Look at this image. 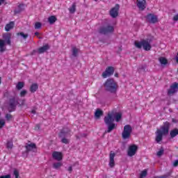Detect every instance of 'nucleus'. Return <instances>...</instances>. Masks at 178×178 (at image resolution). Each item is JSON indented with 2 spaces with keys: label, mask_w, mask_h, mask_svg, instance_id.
I'll list each match as a JSON object with an SVG mask.
<instances>
[{
  "label": "nucleus",
  "mask_w": 178,
  "mask_h": 178,
  "mask_svg": "<svg viewBox=\"0 0 178 178\" xmlns=\"http://www.w3.org/2000/svg\"><path fill=\"white\" fill-rule=\"evenodd\" d=\"M104 90L111 94H116L118 92V88L119 86L118 82L114 79L108 78L104 83Z\"/></svg>",
  "instance_id": "f257e3e1"
},
{
  "label": "nucleus",
  "mask_w": 178,
  "mask_h": 178,
  "mask_svg": "<svg viewBox=\"0 0 178 178\" xmlns=\"http://www.w3.org/2000/svg\"><path fill=\"white\" fill-rule=\"evenodd\" d=\"M113 122H115V118H113V115L111 113H108L107 116L104 117V123L108 126L107 133H111L115 129L116 125Z\"/></svg>",
  "instance_id": "f03ea898"
},
{
  "label": "nucleus",
  "mask_w": 178,
  "mask_h": 178,
  "mask_svg": "<svg viewBox=\"0 0 178 178\" xmlns=\"http://www.w3.org/2000/svg\"><path fill=\"white\" fill-rule=\"evenodd\" d=\"M67 136H70V129L69 128H63L60 130L58 137L61 139L63 144H69L70 143V140L67 139Z\"/></svg>",
  "instance_id": "7ed1b4c3"
},
{
  "label": "nucleus",
  "mask_w": 178,
  "mask_h": 178,
  "mask_svg": "<svg viewBox=\"0 0 178 178\" xmlns=\"http://www.w3.org/2000/svg\"><path fill=\"white\" fill-rule=\"evenodd\" d=\"M19 105V101L16 100V97H13L9 99L8 111L10 113L16 111V107Z\"/></svg>",
  "instance_id": "20e7f679"
},
{
  "label": "nucleus",
  "mask_w": 178,
  "mask_h": 178,
  "mask_svg": "<svg viewBox=\"0 0 178 178\" xmlns=\"http://www.w3.org/2000/svg\"><path fill=\"white\" fill-rule=\"evenodd\" d=\"M133 129L131 126L127 124L124 127V131H122V138L124 140H127V138H130V134H131V131Z\"/></svg>",
  "instance_id": "39448f33"
},
{
  "label": "nucleus",
  "mask_w": 178,
  "mask_h": 178,
  "mask_svg": "<svg viewBox=\"0 0 178 178\" xmlns=\"http://www.w3.org/2000/svg\"><path fill=\"white\" fill-rule=\"evenodd\" d=\"M170 129V122H165L163 123V125L161 127V133L163 136L169 134V129Z\"/></svg>",
  "instance_id": "423d86ee"
},
{
  "label": "nucleus",
  "mask_w": 178,
  "mask_h": 178,
  "mask_svg": "<svg viewBox=\"0 0 178 178\" xmlns=\"http://www.w3.org/2000/svg\"><path fill=\"white\" fill-rule=\"evenodd\" d=\"M115 73V68L113 67H108L106 70L102 73L103 79H106L108 76H112Z\"/></svg>",
  "instance_id": "0eeeda50"
},
{
  "label": "nucleus",
  "mask_w": 178,
  "mask_h": 178,
  "mask_svg": "<svg viewBox=\"0 0 178 178\" xmlns=\"http://www.w3.org/2000/svg\"><path fill=\"white\" fill-rule=\"evenodd\" d=\"M25 148L26 154L31 152H37V145H35V143L26 144Z\"/></svg>",
  "instance_id": "6e6552de"
},
{
  "label": "nucleus",
  "mask_w": 178,
  "mask_h": 178,
  "mask_svg": "<svg viewBox=\"0 0 178 178\" xmlns=\"http://www.w3.org/2000/svg\"><path fill=\"white\" fill-rule=\"evenodd\" d=\"M138 149V147H137V145H132L129 146L128 152H127L128 156H134Z\"/></svg>",
  "instance_id": "1a4fd4ad"
},
{
  "label": "nucleus",
  "mask_w": 178,
  "mask_h": 178,
  "mask_svg": "<svg viewBox=\"0 0 178 178\" xmlns=\"http://www.w3.org/2000/svg\"><path fill=\"white\" fill-rule=\"evenodd\" d=\"M114 28L113 26L108 25L104 28H102L99 30L101 34H109V33H113Z\"/></svg>",
  "instance_id": "9d476101"
},
{
  "label": "nucleus",
  "mask_w": 178,
  "mask_h": 178,
  "mask_svg": "<svg viewBox=\"0 0 178 178\" xmlns=\"http://www.w3.org/2000/svg\"><path fill=\"white\" fill-rule=\"evenodd\" d=\"M177 91L178 83L177 82H175L172 85L170 86V88L168 90V95H172V94L177 92Z\"/></svg>",
  "instance_id": "9b49d317"
},
{
  "label": "nucleus",
  "mask_w": 178,
  "mask_h": 178,
  "mask_svg": "<svg viewBox=\"0 0 178 178\" xmlns=\"http://www.w3.org/2000/svg\"><path fill=\"white\" fill-rule=\"evenodd\" d=\"M120 8L119 4L115 5V6L110 10V16H111V17H118Z\"/></svg>",
  "instance_id": "f8f14e48"
},
{
  "label": "nucleus",
  "mask_w": 178,
  "mask_h": 178,
  "mask_svg": "<svg viewBox=\"0 0 178 178\" xmlns=\"http://www.w3.org/2000/svg\"><path fill=\"white\" fill-rule=\"evenodd\" d=\"M3 38L5 40H0V45H5V41L7 44H10V34L6 33L3 35Z\"/></svg>",
  "instance_id": "ddd939ff"
},
{
  "label": "nucleus",
  "mask_w": 178,
  "mask_h": 178,
  "mask_svg": "<svg viewBox=\"0 0 178 178\" xmlns=\"http://www.w3.org/2000/svg\"><path fill=\"white\" fill-rule=\"evenodd\" d=\"M137 6L140 10H144L147 8V1L145 0H137Z\"/></svg>",
  "instance_id": "4468645a"
},
{
  "label": "nucleus",
  "mask_w": 178,
  "mask_h": 178,
  "mask_svg": "<svg viewBox=\"0 0 178 178\" xmlns=\"http://www.w3.org/2000/svg\"><path fill=\"white\" fill-rule=\"evenodd\" d=\"M146 19L149 23H156L158 22V17L154 14L147 15Z\"/></svg>",
  "instance_id": "2eb2a0df"
},
{
  "label": "nucleus",
  "mask_w": 178,
  "mask_h": 178,
  "mask_svg": "<svg viewBox=\"0 0 178 178\" xmlns=\"http://www.w3.org/2000/svg\"><path fill=\"white\" fill-rule=\"evenodd\" d=\"M151 41V39H143L141 40L140 42L136 40L134 42V45H149V42Z\"/></svg>",
  "instance_id": "dca6fc26"
},
{
  "label": "nucleus",
  "mask_w": 178,
  "mask_h": 178,
  "mask_svg": "<svg viewBox=\"0 0 178 178\" xmlns=\"http://www.w3.org/2000/svg\"><path fill=\"white\" fill-rule=\"evenodd\" d=\"M116 154L113 152H111L110 155H109V166L110 168H113L115 166V156Z\"/></svg>",
  "instance_id": "f3484780"
},
{
  "label": "nucleus",
  "mask_w": 178,
  "mask_h": 178,
  "mask_svg": "<svg viewBox=\"0 0 178 178\" xmlns=\"http://www.w3.org/2000/svg\"><path fill=\"white\" fill-rule=\"evenodd\" d=\"M53 159H55L56 161H62V153L60 152H54L52 154Z\"/></svg>",
  "instance_id": "a211bd4d"
},
{
  "label": "nucleus",
  "mask_w": 178,
  "mask_h": 178,
  "mask_svg": "<svg viewBox=\"0 0 178 178\" xmlns=\"http://www.w3.org/2000/svg\"><path fill=\"white\" fill-rule=\"evenodd\" d=\"M163 138V134L161 132V129H157L156 132V142L161 143Z\"/></svg>",
  "instance_id": "6ab92c4d"
},
{
  "label": "nucleus",
  "mask_w": 178,
  "mask_h": 178,
  "mask_svg": "<svg viewBox=\"0 0 178 178\" xmlns=\"http://www.w3.org/2000/svg\"><path fill=\"white\" fill-rule=\"evenodd\" d=\"M50 46L49 45H44L39 49H38V54H44V52H47L48 49H49Z\"/></svg>",
  "instance_id": "aec40b11"
},
{
  "label": "nucleus",
  "mask_w": 178,
  "mask_h": 178,
  "mask_svg": "<svg viewBox=\"0 0 178 178\" xmlns=\"http://www.w3.org/2000/svg\"><path fill=\"white\" fill-rule=\"evenodd\" d=\"M135 47L138 49H141L143 48L145 51H151V48H152L151 45H136Z\"/></svg>",
  "instance_id": "412c9836"
},
{
  "label": "nucleus",
  "mask_w": 178,
  "mask_h": 178,
  "mask_svg": "<svg viewBox=\"0 0 178 178\" xmlns=\"http://www.w3.org/2000/svg\"><path fill=\"white\" fill-rule=\"evenodd\" d=\"M25 8H26V5L24 4L18 5L17 8L15 10V13H20L22 10H24Z\"/></svg>",
  "instance_id": "4be33fe9"
},
{
  "label": "nucleus",
  "mask_w": 178,
  "mask_h": 178,
  "mask_svg": "<svg viewBox=\"0 0 178 178\" xmlns=\"http://www.w3.org/2000/svg\"><path fill=\"white\" fill-rule=\"evenodd\" d=\"M102 115H104V111L99 108H97L95 113V118H96V119H99Z\"/></svg>",
  "instance_id": "5701e85b"
},
{
  "label": "nucleus",
  "mask_w": 178,
  "mask_h": 178,
  "mask_svg": "<svg viewBox=\"0 0 178 178\" xmlns=\"http://www.w3.org/2000/svg\"><path fill=\"white\" fill-rule=\"evenodd\" d=\"M15 27V22H10L9 24H6L5 26L6 31H10L12 29Z\"/></svg>",
  "instance_id": "b1692460"
},
{
  "label": "nucleus",
  "mask_w": 178,
  "mask_h": 178,
  "mask_svg": "<svg viewBox=\"0 0 178 178\" xmlns=\"http://www.w3.org/2000/svg\"><path fill=\"white\" fill-rule=\"evenodd\" d=\"M72 56L74 58H76V56H79V52H80V49H78L76 47H73L72 49Z\"/></svg>",
  "instance_id": "393cba45"
},
{
  "label": "nucleus",
  "mask_w": 178,
  "mask_h": 178,
  "mask_svg": "<svg viewBox=\"0 0 178 178\" xmlns=\"http://www.w3.org/2000/svg\"><path fill=\"white\" fill-rule=\"evenodd\" d=\"M170 136L171 138H175V137H176V136H178V129H174L171 130L170 132Z\"/></svg>",
  "instance_id": "a878e982"
},
{
  "label": "nucleus",
  "mask_w": 178,
  "mask_h": 178,
  "mask_svg": "<svg viewBox=\"0 0 178 178\" xmlns=\"http://www.w3.org/2000/svg\"><path fill=\"white\" fill-rule=\"evenodd\" d=\"M38 90V83H33L30 87L31 92H35Z\"/></svg>",
  "instance_id": "bb28decb"
},
{
  "label": "nucleus",
  "mask_w": 178,
  "mask_h": 178,
  "mask_svg": "<svg viewBox=\"0 0 178 178\" xmlns=\"http://www.w3.org/2000/svg\"><path fill=\"white\" fill-rule=\"evenodd\" d=\"M24 87V82L19 81L16 85V89L20 91Z\"/></svg>",
  "instance_id": "cd10ccee"
},
{
  "label": "nucleus",
  "mask_w": 178,
  "mask_h": 178,
  "mask_svg": "<svg viewBox=\"0 0 178 178\" xmlns=\"http://www.w3.org/2000/svg\"><path fill=\"white\" fill-rule=\"evenodd\" d=\"M57 19L56 17L52 15L49 17L48 18V22L49 23V24H54V23H55V22H56Z\"/></svg>",
  "instance_id": "c85d7f7f"
},
{
  "label": "nucleus",
  "mask_w": 178,
  "mask_h": 178,
  "mask_svg": "<svg viewBox=\"0 0 178 178\" xmlns=\"http://www.w3.org/2000/svg\"><path fill=\"white\" fill-rule=\"evenodd\" d=\"M159 60L162 65H168V59H166L165 57H160Z\"/></svg>",
  "instance_id": "c756f323"
},
{
  "label": "nucleus",
  "mask_w": 178,
  "mask_h": 178,
  "mask_svg": "<svg viewBox=\"0 0 178 178\" xmlns=\"http://www.w3.org/2000/svg\"><path fill=\"white\" fill-rule=\"evenodd\" d=\"M12 148H13V141L7 140L6 149H12Z\"/></svg>",
  "instance_id": "7c9ffc66"
},
{
  "label": "nucleus",
  "mask_w": 178,
  "mask_h": 178,
  "mask_svg": "<svg viewBox=\"0 0 178 178\" xmlns=\"http://www.w3.org/2000/svg\"><path fill=\"white\" fill-rule=\"evenodd\" d=\"M34 27L35 30H40L41 27H42V24L41 22H35L34 24Z\"/></svg>",
  "instance_id": "2f4dec72"
},
{
  "label": "nucleus",
  "mask_w": 178,
  "mask_h": 178,
  "mask_svg": "<svg viewBox=\"0 0 178 178\" xmlns=\"http://www.w3.org/2000/svg\"><path fill=\"white\" fill-rule=\"evenodd\" d=\"M115 122H120L122 119V113H117L115 115Z\"/></svg>",
  "instance_id": "473e14b6"
},
{
  "label": "nucleus",
  "mask_w": 178,
  "mask_h": 178,
  "mask_svg": "<svg viewBox=\"0 0 178 178\" xmlns=\"http://www.w3.org/2000/svg\"><path fill=\"white\" fill-rule=\"evenodd\" d=\"M13 118V115H12L10 113L6 114L5 119L7 122H10L11 119Z\"/></svg>",
  "instance_id": "72a5a7b5"
},
{
  "label": "nucleus",
  "mask_w": 178,
  "mask_h": 178,
  "mask_svg": "<svg viewBox=\"0 0 178 178\" xmlns=\"http://www.w3.org/2000/svg\"><path fill=\"white\" fill-rule=\"evenodd\" d=\"M70 13H74L76 12V3H73L72 6L69 8Z\"/></svg>",
  "instance_id": "f704fd0d"
},
{
  "label": "nucleus",
  "mask_w": 178,
  "mask_h": 178,
  "mask_svg": "<svg viewBox=\"0 0 178 178\" xmlns=\"http://www.w3.org/2000/svg\"><path fill=\"white\" fill-rule=\"evenodd\" d=\"M147 69V66L145 65H141L138 67V72H139V73H143V72H145V70Z\"/></svg>",
  "instance_id": "c9c22d12"
},
{
  "label": "nucleus",
  "mask_w": 178,
  "mask_h": 178,
  "mask_svg": "<svg viewBox=\"0 0 178 178\" xmlns=\"http://www.w3.org/2000/svg\"><path fill=\"white\" fill-rule=\"evenodd\" d=\"M165 152V149L161 147L160 148V150L157 152L156 155L157 156H162L163 155V153Z\"/></svg>",
  "instance_id": "e433bc0d"
},
{
  "label": "nucleus",
  "mask_w": 178,
  "mask_h": 178,
  "mask_svg": "<svg viewBox=\"0 0 178 178\" xmlns=\"http://www.w3.org/2000/svg\"><path fill=\"white\" fill-rule=\"evenodd\" d=\"M60 166H62V163H60V162L54 163L53 164L54 169H59V168H60Z\"/></svg>",
  "instance_id": "4c0bfd02"
},
{
  "label": "nucleus",
  "mask_w": 178,
  "mask_h": 178,
  "mask_svg": "<svg viewBox=\"0 0 178 178\" xmlns=\"http://www.w3.org/2000/svg\"><path fill=\"white\" fill-rule=\"evenodd\" d=\"M17 35H20V37L22 38H23L24 40H26V38H27V37H29V35L24 34L23 32L17 33Z\"/></svg>",
  "instance_id": "58836bf2"
},
{
  "label": "nucleus",
  "mask_w": 178,
  "mask_h": 178,
  "mask_svg": "<svg viewBox=\"0 0 178 178\" xmlns=\"http://www.w3.org/2000/svg\"><path fill=\"white\" fill-rule=\"evenodd\" d=\"M123 48L122 47V46H117L115 47V52H117V54H120L121 51H122Z\"/></svg>",
  "instance_id": "ea45409f"
},
{
  "label": "nucleus",
  "mask_w": 178,
  "mask_h": 178,
  "mask_svg": "<svg viewBox=\"0 0 178 178\" xmlns=\"http://www.w3.org/2000/svg\"><path fill=\"white\" fill-rule=\"evenodd\" d=\"M6 51V45H0V52L1 54H3Z\"/></svg>",
  "instance_id": "a19ab883"
},
{
  "label": "nucleus",
  "mask_w": 178,
  "mask_h": 178,
  "mask_svg": "<svg viewBox=\"0 0 178 178\" xmlns=\"http://www.w3.org/2000/svg\"><path fill=\"white\" fill-rule=\"evenodd\" d=\"M26 94H27V90H23L20 92L19 95L20 97H26Z\"/></svg>",
  "instance_id": "79ce46f5"
},
{
  "label": "nucleus",
  "mask_w": 178,
  "mask_h": 178,
  "mask_svg": "<svg viewBox=\"0 0 178 178\" xmlns=\"http://www.w3.org/2000/svg\"><path fill=\"white\" fill-rule=\"evenodd\" d=\"M147 170H143L142 171V172L140 173V177H147Z\"/></svg>",
  "instance_id": "37998d69"
},
{
  "label": "nucleus",
  "mask_w": 178,
  "mask_h": 178,
  "mask_svg": "<svg viewBox=\"0 0 178 178\" xmlns=\"http://www.w3.org/2000/svg\"><path fill=\"white\" fill-rule=\"evenodd\" d=\"M13 175L15 176V178H19V171H17V170H14Z\"/></svg>",
  "instance_id": "c03bdc74"
},
{
  "label": "nucleus",
  "mask_w": 178,
  "mask_h": 178,
  "mask_svg": "<svg viewBox=\"0 0 178 178\" xmlns=\"http://www.w3.org/2000/svg\"><path fill=\"white\" fill-rule=\"evenodd\" d=\"M24 104H26V99H22V100L21 101V103H19L18 105H19V106H24Z\"/></svg>",
  "instance_id": "a18cd8bd"
},
{
  "label": "nucleus",
  "mask_w": 178,
  "mask_h": 178,
  "mask_svg": "<svg viewBox=\"0 0 178 178\" xmlns=\"http://www.w3.org/2000/svg\"><path fill=\"white\" fill-rule=\"evenodd\" d=\"M37 52H38V50L34 49V50H33V51L31 52L30 55H31V56H33V55H35V54H37Z\"/></svg>",
  "instance_id": "49530a36"
},
{
  "label": "nucleus",
  "mask_w": 178,
  "mask_h": 178,
  "mask_svg": "<svg viewBox=\"0 0 178 178\" xmlns=\"http://www.w3.org/2000/svg\"><path fill=\"white\" fill-rule=\"evenodd\" d=\"M173 166L175 168H177V166H178V160H175L173 163H172Z\"/></svg>",
  "instance_id": "de8ad7c7"
},
{
  "label": "nucleus",
  "mask_w": 178,
  "mask_h": 178,
  "mask_svg": "<svg viewBox=\"0 0 178 178\" xmlns=\"http://www.w3.org/2000/svg\"><path fill=\"white\" fill-rule=\"evenodd\" d=\"M0 178H10V175L0 176Z\"/></svg>",
  "instance_id": "09e8293b"
},
{
  "label": "nucleus",
  "mask_w": 178,
  "mask_h": 178,
  "mask_svg": "<svg viewBox=\"0 0 178 178\" xmlns=\"http://www.w3.org/2000/svg\"><path fill=\"white\" fill-rule=\"evenodd\" d=\"M68 172H70V173H72V172H73V167L70 166L67 169Z\"/></svg>",
  "instance_id": "8fccbe9b"
},
{
  "label": "nucleus",
  "mask_w": 178,
  "mask_h": 178,
  "mask_svg": "<svg viewBox=\"0 0 178 178\" xmlns=\"http://www.w3.org/2000/svg\"><path fill=\"white\" fill-rule=\"evenodd\" d=\"M81 137H87V135L86 134H81Z\"/></svg>",
  "instance_id": "3c124183"
},
{
  "label": "nucleus",
  "mask_w": 178,
  "mask_h": 178,
  "mask_svg": "<svg viewBox=\"0 0 178 178\" xmlns=\"http://www.w3.org/2000/svg\"><path fill=\"white\" fill-rule=\"evenodd\" d=\"M3 2H5V0H0V6H1Z\"/></svg>",
  "instance_id": "603ef678"
},
{
  "label": "nucleus",
  "mask_w": 178,
  "mask_h": 178,
  "mask_svg": "<svg viewBox=\"0 0 178 178\" xmlns=\"http://www.w3.org/2000/svg\"><path fill=\"white\" fill-rule=\"evenodd\" d=\"M75 137H76V140H80V138H81V136H79L76 135Z\"/></svg>",
  "instance_id": "864d4df0"
},
{
  "label": "nucleus",
  "mask_w": 178,
  "mask_h": 178,
  "mask_svg": "<svg viewBox=\"0 0 178 178\" xmlns=\"http://www.w3.org/2000/svg\"><path fill=\"white\" fill-rule=\"evenodd\" d=\"M40 130V125H36L35 130Z\"/></svg>",
  "instance_id": "5fc2aeb1"
},
{
  "label": "nucleus",
  "mask_w": 178,
  "mask_h": 178,
  "mask_svg": "<svg viewBox=\"0 0 178 178\" xmlns=\"http://www.w3.org/2000/svg\"><path fill=\"white\" fill-rule=\"evenodd\" d=\"M35 35H36L37 37H38V35H40V33L35 32Z\"/></svg>",
  "instance_id": "6e6d98bb"
},
{
  "label": "nucleus",
  "mask_w": 178,
  "mask_h": 178,
  "mask_svg": "<svg viewBox=\"0 0 178 178\" xmlns=\"http://www.w3.org/2000/svg\"><path fill=\"white\" fill-rule=\"evenodd\" d=\"M114 76H115V77H119V74L115 73V74H114Z\"/></svg>",
  "instance_id": "4d7b16f0"
},
{
  "label": "nucleus",
  "mask_w": 178,
  "mask_h": 178,
  "mask_svg": "<svg viewBox=\"0 0 178 178\" xmlns=\"http://www.w3.org/2000/svg\"><path fill=\"white\" fill-rule=\"evenodd\" d=\"M31 113H33V115H35V110H32Z\"/></svg>",
  "instance_id": "13d9d810"
},
{
  "label": "nucleus",
  "mask_w": 178,
  "mask_h": 178,
  "mask_svg": "<svg viewBox=\"0 0 178 178\" xmlns=\"http://www.w3.org/2000/svg\"><path fill=\"white\" fill-rule=\"evenodd\" d=\"M1 76H0V84H1Z\"/></svg>",
  "instance_id": "bf43d9fd"
},
{
  "label": "nucleus",
  "mask_w": 178,
  "mask_h": 178,
  "mask_svg": "<svg viewBox=\"0 0 178 178\" xmlns=\"http://www.w3.org/2000/svg\"><path fill=\"white\" fill-rule=\"evenodd\" d=\"M177 73H178V68H177Z\"/></svg>",
  "instance_id": "052dcab7"
}]
</instances>
